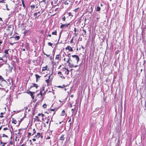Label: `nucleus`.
I'll return each mask as SVG.
<instances>
[{
    "mask_svg": "<svg viewBox=\"0 0 146 146\" xmlns=\"http://www.w3.org/2000/svg\"><path fill=\"white\" fill-rule=\"evenodd\" d=\"M29 90H27V93L28 94H29L32 97V98L33 99L34 98V96L33 95V94H35V92H32L29 91Z\"/></svg>",
    "mask_w": 146,
    "mask_h": 146,
    "instance_id": "f257e3e1",
    "label": "nucleus"
},
{
    "mask_svg": "<svg viewBox=\"0 0 146 146\" xmlns=\"http://www.w3.org/2000/svg\"><path fill=\"white\" fill-rule=\"evenodd\" d=\"M70 25V23L68 24H62L61 25L60 27L61 28H64L67 27Z\"/></svg>",
    "mask_w": 146,
    "mask_h": 146,
    "instance_id": "f03ea898",
    "label": "nucleus"
},
{
    "mask_svg": "<svg viewBox=\"0 0 146 146\" xmlns=\"http://www.w3.org/2000/svg\"><path fill=\"white\" fill-rule=\"evenodd\" d=\"M72 57L73 58H75L77 61V63L80 60V58L79 56L77 55H72Z\"/></svg>",
    "mask_w": 146,
    "mask_h": 146,
    "instance_id": "7ed1b4c3",
    "label": "nucleus"
},
{
    "mask_svg": "<svg viewBox=\"0 0 146 146\" xmlns=\"http://www.w3.org/2000/svg\"><path fill=\"white\" fill-rule=\"evenodd\" d=\"M82 31L83 32V33H82V35L84 37V36L86 37V30H85L84 29H83L82 30Z\"/></svg>",
    "mask_w": 146,
    "mask_h": 146,
    "instance_id": "20e7f679",
    "label": "nucleus"
},
{
    "mask_svg": "<svg viewBox=\"0 0 146 146\" xmlns=\"http://www.w3.org/2000/svg\"><path fill=\"white\" fill-rule=\"evenodd\" d=\"M38 116H41L42 117V120L44 121H45L44 119V117H45V116L43 114L39 113L38 114Z\"/></svg>",
    "mask_w": 146,
    "mask_h": 146,
    "instance_id": "39448f33",
    "label": "nucleus"
},
{
    "mask_svg": "<svg viewBox=\"0 0 146 146\" xmlns=\"http://www.w3.org/2000/svg\"><path fill=\"white\" fill-rule=\"evenodd\" d=\"M65 49L66 50H68L71 51H73V50L72 49V48L71 46H68L67 47H66L65 48Z\"/></svg>",
    "mask_w": 146,
    "mask_h": 146,
    "instance_id": "423d86ee",
    "label": "nucleus"
},
{
    "mask_svg": "<svg viewBox=\"0 0 146 146\" xmlns=\"http://www.w3.org/2000/svg\"><path fill=\"white\" fill-rule=\"evenodd\" d=\"M41 137V138H43V136L41 135L40 133H37L36 136V137H37L38 138Z\"/></svg>",
    "mask_w": 146,
    "mask_h": 146,
    "instance_id": "0eeeda50",
    "label": "nucleus"
},
{
    "mask_svg": "<svg viewBox=\"0 0 146 146\" xmlns=\"http://www.w3.org/2000/svg\"><path fill=\"white\" fill-rule=\"evenodd\" d=\"M64 135H62L61 137H60V138L59 139V140H62L64 141V140L65 138L64 137Z\"/></svg>",
    "mask_w": 146,
    "mask_h": 146,
    "instance_id": "6e6552de",
    "label": "nucleus"
},
{
    "mask_svg": "<svg viewBox=\"0 0 146 146\" xmlns=\"http://www.w3.org/2000/svg\"><path fill=\"white\" fill-rule=\"evenodd\" d=\"M20 36H16L15 37H11V38H15L16 40H18L20 38Z\"/></svg>",
    "mask_w": 146,
    "mask_h": 146,
    "instance_id": "1a4fd4ad",
    "label": "nucleus"
},
{
    "mask_svg": "<svg viewBox=\"0 0 146 146\" xmlns=\"http://www.w3.org/2000/svg\"><path fill=\"white\" fill-rule=\"evenodd\" d=\"M33 87H35L36 88H37L38 87V86L37 84H33V86H32L30 87V88H32Z\"/></svg>",
    "mask_w": 146,
    "mask_h": 146,
    "instance_id": "9d476101",
    "label": "nucleus"
},
{
    "mask_svg": "<svg viewBox=\"0 0 146 146\" xmlns=\"http://www.w3.org/2000/svg\"><path fill=\"white\" fill-rule=\"evenodd\" d=\"M5 81V80L2 76L0 75V82Z\"/></svg>",
    "mask_w": 146,
    "mask_h": 146,
    "instance_id": "9b49d317",
    "label": "nucleus"
},
{
    "mask_svg": "<svg viewBox=\"0 0 146 146\" xmlns=\"http://www.w3.org/2000/svg\"><path fill=\"white\" fill-rule=\"evenodd\" d=\"M37 13L36 12L35 13H34V16L36 18H38V17L40 15V14L39 15H38V16L37 15Z\"/></svg>",
    "mask_w": 146,
    "mask_h": 146,
    "instance_id": "f8f14e48",
    "label": "nucleus"
},
{
    "mask_svg": "<svg viewBox=\"0 0 146 146\" xmlns=\"http://www.w3.org/2000/svg\"><path fill=\"white\" fill-rule=\"evenodd\" d=\"M35 76L36 78V81L37 82V79H38V78H40V76L37 74H35Z\"/></svg>",
    "mask_w": 146,
    "mask_h": 146,
    "instance_id": "ddd939ff",
    "label": "nucleus"
},
{
    "mask_svg": "<svg viewBox=\"0 0 146 146\" xmlns=\"http://www.w3.org/2000/svg\"><path fill=\"white\" fill-rule=\"evenodd\" d=\"M12 25H10L8 26L7 28L8 29H11V30H13V28H12Z\"/></svg>",
    "mask_w": 146,
    "mask_h": 146,
    "instance_id": "4468645a",
    "label": "nucleus"
},
{
    "mask_svg": "<svg viewBox=\"0 0 146 146\" xmlns=\"http://www.w3.org/2000/svg\"><path fill=\"white\" fill-rule=\"evenodd\" d=\"M70 2L69 0H66L64 2V3L65 5H67L69 4V2Z\"/></svg>",
    "mask_w": 146,
    "mask_h": 146,
    "instance_id": "2eb2a0df",
    "label": "nucleus"
},
{
    "mask_svg": "<svg viewBox=\"0 0 146 146\" xmlns=\"http://www.w3.org/2000/svg\"><path fill=\"white\" fill-rule=\"evenodd\" d=\"M65 69L66 70V72H65L66 74L67 75H68L70 71L68 70V69H67L66 68H65Z\"/></svg>",
    "mask_w": 146,
    "mask_h": 146,
    "instance_id": "dca6fc26",
    "label": "nucleus"
},
{
    "mask_svg": "<svg viewBox=\"0 0 146 146\" xmlns=\"http://www.w3.org/2000/svg\"><path fill=\"white\" fill-rule=\"evenodd\" d=\"M21 129H19L18 130V134L19 135H21L22 134V133H21Z\"/></svg>",
    "mask_w": 146,
    "mask_h": 146,
    "instance_id": "f3484780",
    "label": "nucleus"
},
{
    "mask_svg": "<svg viewBox=\"0 0 146 146\" xmlns=\"http://www.w3.org/2000/svg\"><path fill=\"white\" fill-rule=\"evenodd\" d=\"M47 66H46V67H43L42 69V71H43L44 70H47Z\"/></svg>",
    "mask_w": 146,
    "mask_h": 146,
    "instance_id": "a211bd4d",
    "label": "nucleus"
},
{
    "mask_svg": "<svg viewBox=\"0 0 146 146\" xmlns=\"http://www.w3.org/2000/svg\"><path fill=\"white\" fill-rule=\"evenodd\" d=\"M36 133V131L35 129H34L33 130L32 132V135H33L35 133Z\"/></svg>",
    "mask_w": 146,
    "mask_h": 146,
    "instance_id": "6ab92c4d",
    "label": "nucleus"
},
{
    "mask_svg": "<svg viewBox=\"0 0 146 146\" xmlns=\"http://www.w3.org/2000/svg\"><path fill=\"white\" fill-rule=\"evenodd\" d=\"M52 35H57V31H54L52 32Z\"/></svg>",
    "mask_w": 146,
    "mask_h": 146,
    "instance_id": "aec40b11",
    "label": "nucleus"
},
{
    "mask_svg": "<svg viewBox=\"0 0 146 146\" xmlns=\"http://www.w3.org/2000/svg\"><path fill=\"white\" fill-rule=\"evenodd\" d=\"M50 76H49L48 79L46 80V81L47 83L48 84L49 82V81H50L49 79H50Z\"/></svg>",
    "mask_w": 146,
    "mask_h": 146,
    "instance_id": "412c9836",
    "label": "nucleus"
},
{
    "mask_svg": "<svg viewBox=\"0 0 146 146\" xmlns=\"http://www.w3.org/2000/svg\"><path fill=\"white\" fill-rule=\"evenodd\" d=\"M6 30L8 32H9L10 31V32H9V33L11 35V33L12 30H11V29H9L7 28V29Z\"/></svg>",
    "mask_w": 146,
    "mask_h": 146,
    "instance_id": "4be33fe9",
    "label": "nucleus"
},
{
    "mask_svg": "<svg viewBox=\"0 0 146 146\" xmlns=\"http://www.w3.org/2000/svg\"><path fill=\"white\" fill-rule=\"evenodd\" d=\"M100 9H101V8L100 7L98 6L97 7V11H99L100 10Z\"/></svg>",
    "mask_w": 146,
    "mask_h": 146,
    "instance_id": "5701e85b",
    "label": "nucleus"
},
{
    "mask_svg": "<svg viewBox=\"0 0 146 146\" xmlns=\"http://www.w3.org/2000/svg\"><path fill=\"white\" fill-rule=\"evenodd\" d=\"M22 5H23V7H24V8H25V7H26V6H25V5L24 4V1H22Z\"/></svg>",
    "mask_w": 146,
    "mask_h": 146,
    "instance_id": "b1692460",
    "label": "nucleus"
},
{
    "mask_svg": "<svg viewBox=\"0 0 146 146\" xmlns=\"http://www.w3.org/2000/svg\"><path fill=\"white\" fill-rule=\"evenodd\" d=\"M65 113V111H64V110H63L62 111V113L61 114V115H62V116L64 115Z\"/></svg>",
    "mask_w": 146,
    "mask_h": 146,
    "instance_id": "393cba45",
    "label": "nucleus"
},
{
    "mask_svg": "<svg viewBox=\"0 0 146 146\" xmlns=\"http://www.w3.org/2000/svg\"><path fill=\"white\" fill-rule=\"evenodd\" d=\"M8 66L9 67V68H10V69L9 70V71L10 72H11L12 71V69H13V67H10V65H9Z\"/></svg>",
    "mask_w": 146,
    "mask_h": 146,
    "instance_id": "a878e982",
    "label": "nucleus"
},
{
    "mask_svg": "<svg viewBox=\"0 0 146 146\" xmlns=\"http://www.w3.org/2000/svg\"><path fill=\"white\" fill-rule=\"evenodd\" d=\"M35 117L37 119V121H41L39 119V117L38 116H36Z\"/></svg>",
    "mask_w": 146,
    "mask_h": 146,
    "instance_id": "bb28decb",
    "label": "nucleus"
},
{
    "mask_svg": "<svg viewBox=\"0 0 146 146\" xmlns=\"http://www.w3.org/2000/svg\"><path fill=\"white\" fill-rule=\"evenodd\" d=\"M46 0H41V1H40L41 3L43 2L44 3V4L45 5L46 4Z\"/></svg>",
    "mask_w": 146,
    "mask_h": 146,
    "instance_id": "cd10ccee",
    "label": "nucleus"
},
{
    "mask_svg": "<svg viewBox=\"0 0 146 146\" xmlns=\"http://www.w3.org/2000/svg\"><path fill=\"white\" fill-rule=\"evenodd\" d=\"M39 94L41 95V96H42V92L41 90L40 91V94H38L37 95H38Z\"/></svg>",
    "mask_w": 146,
    "mask_h": 146,
    "instance_id": "c85d7f7f",
    "label": "nucleus"
},
{
    "mask_svg": "<svg viewBox=\"0 0 146 146\" xmlns=\"http://www.w3.org/2000/svg\"><path fill=\"white\" fill-rule=\"evenodd\" d=\"M45 119L46 120V123L47 124H48V122H49V121H48L49 119L48 118L46 119L45 118Z\"/></svg>",
    "mask_w": 146,
    "mask_h": 146,
    "instance_id": "c756f323",
    "label": "nucleus"
},
{
    "mask_svg": "<svg viewBox=\"0 0 146 146\" xmlns=\"http://www.w3.org/2000/svg\"><path fill=\"white\" fill-rule=\"evenodd\" d=\"M68 66H69L70 67H74V66H73V65L72 64H71L70 63V64H68Z\"/></svg>",
    "mask_w": 146,
    "mask_h": 146,
    "instance_id": "7c9ffc66",
    "label": "nucleus"
},
{
    "mask_svg": "<svg viewBox=\"0 0 146 146\" xmlns=\"http://www.w3.org/2000/svg\"><path fill=\"white\" fill-rule=\"evenodd\" d=\"M31 8L32 9H33L35 7V5H32L31 6Z\"/></svg>",
    "mask_w": 146,
    "mask_h": 146,
    "instance_id": "2f4dec72",
    "label": "nucleus"
},
{
    "mask_svg": "<svg viewBox=\"0 0 146 146\" xmlns=\"http://www.w3.org/2000/svg\"><path fill=\"white\" fill-rule=\"evenodd\" d=\"M8 50H6L4 52V53H5L7 54H8Z\"/></svg>",
    "mask_w": 146,
    "mask_h": 146,
    "instance_id": "473e14b6",
    "label": "nucleus"
},
{
    "mask_svg": "<svg viewBox=\"0 0 146 146\" xmlns=\"http://www.w3.org/2000/svg\"><path fill=\"white\" fill-rule=\"evenodd\" d=\"M2 137H8V136L7 135L4 134H3Z\"/></svg>",
    "mask_w": 146,
    "mask_h": 146,
    "instance_id": "72a5a7b5",
    "label": "nucleus"
},
{
    "mask_svg": "<svg viewBox=\"0 0 146 146\" xmlns=\"http://www.w3.org/2000/svg\"><path fill=\"white\" fill-rule=\"evenodd\" d=\"M58 0H53V2L54 4L57 3Z\"/></svg>",
    "mask_w": 146,
    "mask_h": 146,
    "instance_id": "f704fd0d",
    "label": "nucleus"
},
{
    "mask_svg": "<svg viewBox=\"0 0 146 146\" xmlns=\"http://www.w3.org/2000/svg\"><path fill=\"white\" fill-rule=\"evenodd\" d=\"M59 54L57 55L56 56V59H57L58 60L59 59Z\"/></svg>",
    "mask_w": 146,
    "mask_h": 146,
    "instance_id": "c9c22d12",
    "label": "nucleus"
},
{
    "mask_svg": "<svg viewBox=\"0 0 146 146\" xmlns=\"http://www.w3.org/2000/svg\"><path fill=\"white\" fill-rule=\"evenodd\" d=\"M62 20L63 21H65V20H66V18L65 17V16H64V17H63L62 19Z\"/></svg>",
    "mask_w": 146,
    "mask_h": 146,
    "instance_id": "e433bc0d",
    "label": "nucleus"
},
{
    "mask_svg": "<svg viewBox=\"0 0 146 146\" xmlns=\"http://www.w3.org/2000/svg\"><path fill=\"white\" fill-rule=\"evenodd\" d=\"M48 45L49 46H52V44L50 42H48Z\"/></svg>",
    "mask_w": 146,
    "mask_h": 146,
    "instance_id": "4c0bfd02",
    "label": "nucleus"
},
{
    "mask_svg": "<svg viewBox=\"0 0 146 146\" xmlns=\"http://www.w3.org/2000/svg\"><path fill=\"white\" fill-rule=\"evenodd\" d=\"M64 87V85H63L62 86H58V88H63Z\"/></svg>",
    "mask_w": 146,
    "mask_h": 146,
    "instance_id": "58836bf2",
    "label": "nucleus"
},
{
    "mask_svg": "<svg viewBox=\"0 0 146 146\" xmlns=\"http://www.w3.org/2000/svg\"><path fill=\"white\" fill-rule=\"evenodd\" d=\"M79 9V8H76L74 10V11L75 12H76L77 11V10Z\"/></svg>",
    "mask_w": 146,
    "mask_h": 146,
    "instance_id": "ea45409f",
    "label": "nucleus"
},
{
    "mask_svg": "<svg viewBox=\"0 0 146 146\" xmlns=\"http://www.w3.org/2000/svg\"><path fill=\"white\" fill-rule=\"evenodd\" d=\"M32 133H30V132L28 133V134H29V136L33 135H32Z\"/></svg>",
    "mask_w": 146,
    "mask_h": 146,
    "instance_id": "a19ab883",
    "label": "nucleus"
},
{
    "mask_svg": "<svg viewBox=\"0 0 146 146\" xmlns=\"http://www.w3.org/2000/svg\"><path fill=\"white\" fill-rule=\"evenodd\" d=\"M12 123H14L15 124H16L17 123L16 121V120H14L13 121H12Z\"/></svg>",
    "mask_w": 146,
    "mask_h": 146,
    "instance_id": "79ce46f5",
    "label": "nucleus"
},
{
    "mask_svg": "<svg viewBox=\"0 0 146 146\" xmlns=\"http://www.w3.org/2000/svg\"><path fill=\"white\" fill-rule=\"evenodd\" d=\"M46 105L45 104H44L43 105V107H44V108H46Z\"/></svg>",
    "mask_w": 146,
    "mask_h": 146,
    "instance_id": "37998d69",
    "label": "nucleus"
},
{
    "mask_svg": "<svg viewBox=\"0 0 146 146\" xmlns=\"http://www.w3.org/2000/svg\"><path fill=\"white\" fill-rule=\"evenodd\" d=\"M2 62H0V63H0V67H1L3 65V63H2Z\"/></svg>",
    "mask_w": 146,
    "mask_h": 146,
    "instance_id": "c03bdc74",
    "label": "nucleus"
},
{
    "mask_svg": "<svg viewBox=\"0 0 146 146\" xmlns=\"http://www.w3.org/2000/svg\"><path fill=\"white\" fill-rule=\"evenodd\" d=\"M10 144L11 145H12L13 144V142L12 141H11L10 142Z\"/></svg>",
    "mask_w": 146,
    "mask_h": 146,
    "instance_id": "a18cd8bd",
    "label": "nucleus"
},
{
    "mask_svg": "<svg viewBox=\"0 0 146 146\" xmlns=\"http://www.w3.org/2000/svg\"><path fill=\"white\" fill-rule=\"evenodd\" d=\"M92 7H91V11H90V13H92Z\"/></svg>",
    "mask_w": 146,
    "mask_h": 146,
    "instance_id": "49530a36",
    "label": "nucleus"
},
{
    "mask_svg": "<svg viewBox=\"0 0 146 146\" xmlns=\"http://www.w3.org/2000/svg\"><path fill=\"white\" fill-rule=\"evenodd\" d=\"M9 130V129L8 128H4L3 129L4 130Z\"/></svg>",
    "mask_w": 146,
    "mask_h": 146,
    "instance_id": "de8ad7c7",
    "label": "nucleus"
},
{
    "mask_svg": "<svg viewBox=\"0 0 146 146\" xmlns=\"http://www.w3.org/2000/svg\"><path fill=\"white\" fill-rule=\"evenodd\" d=\"M6 9H7V10H9V9L8 8H7V4H6Z\"/></svg>",
    "mask_w": 146,
    "mask_h": 146,
    "instance_id": "09e8293b",
    "label": "nucleus"
},
{
    "mask_svg": "<svg viewBox=\"0 0 146 146\" xmlns=\"http://www.w3.org/2000/svg\"><path fill=\"white\" fill-rule=\"evenodd\" d=\"M1 144H3L5 145V144H6V143H5L4 142H3L2 141H1Z\"/></svg>",
    "mask_w": 146,
    "mask_h": 146,
    "instance_id": "8fccbe9b",
    "label": "nucleus"
},
{
    "mask_svg": "<svg viewBox=\"0 0 146 146\" xmlns=\"http://www.w3.org/2000/svg\"><path fill=\"white\" fill-rule=\"evenodd\" d=\"M74 111V109H72V113H73Z\"/></svg>",
    "mask_w": 146,
    "mask_h": 146,
    "instance_id": "3c124183",
    "label": "nucleus"
},
{
    "mask_svg": "<svg viewBox=\"0 0 146 146\" xmlns=\"http://www.w3.org/2000/svg\"><path fill=\"white\" fill-rule=\"evenodd\" d=\"M58 74H62L61 72H60V71L58 72Z\"/></svg>",
    "mask_w": 146,
    "mask_h": 146,
    "instance_id": "603ef678",
    "label": "nucleus"
},
{
    "mask_svg": "<svg viewBox=\"0 0 146 146\" xmlns=\"http://www.w3.org/2000/svg\"><path fill=\"white\" fill-rule=\"evenodd\" d=\"M68 60L70 61H72V60H71V59H70V57H69V58H68Z\"/></svg>",
    "mask_w": 146,
    "mask_h": 146,
    "instance_id": "864d4df0",
    "label": "nucleus"
},
{
    "mask_svg": "<svg viewBox=\"0 0 146 146\" xmlns=\"http://www.w3.org/2000/svg\"><path fill=\"white\" fill-rule=\"evenodd\" d=\"M0 60H2V61L1 62H3V59H2V58H1V57H0Z\"/></svg>",
    "mask_w": 146,
    "mask_h": 146,
    "instance_id": "5fc2aeb1",
    "label": "nucleus"
},
{
    "mask_svg": "<svg viewBox=\"0 0 146 146\" xmlns=\"http://www.w3.org/2000/svg\"><path fill=\"white\" fill-rule=\"evenodd\" d=\"M70 61L68 60L67 61V62L68 63V64H70V62H69V61Z\"/></svg>",
    "mask_w": 146,
    "mask_h": 146,
    "instance_id": "6e6d98bb",
    "label": "nucleus"
},
{
    "mask_svg": "<svg viewBox=\"0 0 146 146\" xmlns=\"http://www.w3.org/2000/svg\"><path fill=\"white\" fill-rule=\"evenodd\" d=\"M73 40V38L71 40V41H70V43H72V41Z\"/></svg>",
    "mask_w": 146,
    "mask_h": 146,
    "instance_id": "4d7b16f0",
    "label": "nucleus"
},
{
    "mask_svg": "<svg viewBox=\"0 0 146 146\" xmlns=\"http://www.w3.org/2000/svg\"><path fill=\"white\" fill-rule=\"evenodd\" d=\"M70 55V54L69 53L66 56H68V57H70V56H69Z\"/></svg>",
    "mask_w": 146,
    "mask_h": 146,
    "instance_id": "13d9d810",
    "label": "nucleus"
},
{
    "mask_svg": "<svg viewBox=\"0 0 146 146\" xmlns=\"http://www.w3.org/2000/svg\"><path fill=\"white\" fill-rule=\"evenodd\" d=\"M69 16L72 15V16H73L72 15H71V13H69Z\"/></svg>",
    "mask_w": 146,
    "mask_h": 146,
    "instance_id": "bf43d9fd",
    "label": "nucleus"
},
{
    "mask_svg": "<svg viewBox=\"0 0 146 146\" xmlns=\"http://www.w3.org/2000/svg\"><path fill=\"white\" fill-rule=\"evenodd\" d=\"M74 35L75 36H76L77 35V33H75Z\"/></svg>",
    "mask_w": 146,
    "mask_h": 146,
    "instance_id": "052dcab7",
    "label": "nucleus"
},
{
    "mask_svg": "<svg viewBox=\"0 0 146 146\" xmlns=\"http://www.w3.org/2000/svg\"><path fill=\"white\" fill-rule=\"evenodd\" d=\"M44 55H46V56H47V57H48L50 55H47V54H45L44 53Z\"/></svg>",
    "mask_w": 146,
    "mask_h": 146,
    "instance_id": "680f3d73",
    "label": "nucleus"
},
{
    "mask_svg": "<svg viewBox=\"0 0 146 146\" xmlns=\"http://www.w3.org/2000/svg\"><path fill=\"white\" fill-rule=\"evenodd\" d=\"M50 138V136H48V137L46 138L47 139H49Z\"/></svg>",
    "mask_w": 146,
    "mask_h": 146,
    "instance_id": "e2e57ef3",
    "label": "nucleus"
},
{
    "mask_svg": "<svg viewBox=\"0 0 146 146\" xmlns=\"http://www.w3.org/2000/svg\"><path fill=\"white\" fill-rule=\"evenodd\" d=\"M74 31L75 32V33H76V28H74Z\"/></svg>",
    "mask_w": 146,
    "mask_h": 146,
    "instance_id": "0e129e2a",
    "label": "nucleus"
},
{
    "mask_svg": "<svg viewBox=\"0 0 146 146\" xmlns=\"http://www.w3.org/2000/svg\"><path fill=\"white\" fill-rule=\"evenodd\" d=\"M32 140H33V141H35L36 140V139H35V138H33V139H32Z\"/></svg>",
    "mask_w": 146,
    "mask_h": 146,
    "instance_id": "69168bd1",
    "label": "nucleus"
},
{
    "mask_svg": "<svg viewBox=\"0 0 146 146\" xmlns=\"http://www.w3.org/2000/svg\"><path fill=\"white\" fill-rule=\"evenodd\" d=\"M14 43H10V44L11 45H13Z\"/></svg>",
    "mask_w": 146,
    "mask_h": 146,
    "instance_id": "338daca9",
    "label": "nucleus"
},
{
    "mask_svg": "<svg viewBox=\"0 0 146 146\" xmlns=\"http://www.w3.org/2000/svg\"><path fill=\"white\" fill-rule=\"evenodd\" d=\"M2 43V41H0V46H1V44Z\"/></svg>",
    "mask_w": 146,
    "mask_h": 146,
    "instance_id": "774afa93",
    "label": "nucleus"
}]
</instances>
